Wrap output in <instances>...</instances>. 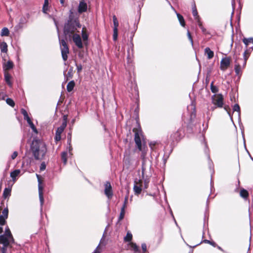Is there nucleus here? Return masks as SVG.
Wrapping results in <instances>:
<instances>
[{
  "mask_svg": "<svg viewBox=\"0 0 253 253\" xmlns=\"http://www.w3.org/2000/svg\"><path fill=\"white\" fill-rule=\"evenodd\" d=\"M48 10V0H44V4L42 7V11L44 13H46Z\"/></svg>",
  "mask_w": 253,
  "mask_h": 253,
  "instance_id": "obj_32",
  "label": "nucleus"
},
{
  "mask_svg": "<svg viewBox=\"0 0 253 253\" xmlns=\"http://www.w3.org/2000/svg\"><path fill=\"white\" fill-rule=\"evenodd\" d=\"M197 23H198V26H199V27L200 28V29L202 30V32L203 33H205L206 31V29L204 27V26H203L202 25V22L201 21V20L200 19H198L197 20H196Z\"/></svg>",
  "mask_w": 253,
  "mask_h": 253,
  "instance_id": "obj_40",
  "label": "nucleus"
},
{
  "mask_svg": "<svg viewBox=\"0 0 253 253\" xmlns=\"http://www.w3.org/2000/svg\"><path fill=\"white\" fill-rule=\"evenodd\" d=\"M67 123L66 121H64L61 126L57 128L55 136V140L58 142L61 140V134L63 132L64 129L66 127Z\"/></svg>",
  "mask_w": 253,
  "mask_h": 253,
  "instance_id": "obj_9",
  "label": "nucleus"
},
{
  "mask_svg": "<svg viewBox=\"0 0 253 253\" xmlns=\"http://www.w3.org/2000/svg\"><path fill=\"white\" fill-rule=\"evenodd\" d=\"M3 231V228L0 227V234Z\"/></svg>",
  "mask_w": 253,
  "mask_h": 253,
  "instance_id": "obj_60",
  "label": "nucleus"
},
{
  "mask_svg": "<svg viewBox=\"0 0 253 253\" xmlns=\"http://www.w3.org/2000/svg\"><path fill=\"white\" fill-rule=\"evenodd\" d=\"M30 127H31V128L36 132H37V130L36 129V127L33 124V123H30L29 124Z\"/></svg>",
  "mask_w": 253,
  "mask_h": 253,
  "instance_id": "obj_53",
  "label": "nucleus"
},
{
  "mask_svg": "<svg viewBox=\"0 0 253 253\" xmlns=\"http://www.w3.org/2000/svg\"><path fill=\"white\" fill-rule=\"evenodd\" d=\"M21 112L24 116V118L27 117L28 116L27 112L24 109H22L21 110Z\"/></svg>",
  "mask_w": 253,
  "mask_h": 253,
  "instance_id": "obj_50",
  "label": "nucleus"
},
{
  "mask_svg": "<svg viewBox=\"0 0 253 253\" xmlns=\"http://www.w3.org/2000/svg\"><path fill=\"white\" fill-rule=\"evenodd\" d=\"M183 135L182 133V128H179L177 131L171 133L169 136V140L171 143L179 141L183 137Z\"/></svg>",
  "mask_w": 253,
  "mask_h": 253,
  "instance_id": "obj_7",
  "label": "nucleus"
},
{
  "mask_svg": "<svg viewBox=\"0 0 253 253\" xmlns=\"http://www.w3.org/2000/svg\"><path fill=\"white\" fill-rule=\"evenodd\" d=\"M9 30L7 28H4L2 29L1 36H8L9 35Z\"/></svg>",
  "mask_w": 253,
  "mask_h": 253,
  "instance_id": "obj_39",
  "label": "nucleus"
},
{
  "mask_svg": "<svg viewBox=\"0 0 253 253\" xmlns=\"http://www.w3.org/2000/svg\"><path fill=\"white\" fill-rule=\"evenodd\" d=\"M125 206L122 208L121 212L119 216V220H121L124 218L125 214Z\"/></svg>",
  "mask_w": 253,
  "mask_h": 253,
  "instance_id": "obj_42",
  "label": "nucleus"
},
{
  "mask_svg": "<svg viewBox=\"0 0 253 253\" xmlns=\"http://www.w3.org/2000/svg\"><path fill=\"white\" fill-rule=\"evenodd\" d=\"M60 49L62 53V57L64 61L68 59V54L69 53V49L67 42L64 40L60 41Z\"/></svg>",
  "mask_w": 253,
  "mask_h": 253,
  "instance_id": "obj_6",
  "label": "nucleus"
},
{
  "mask_svg": "<svg viewBox=\"0 0 253 253\" xmlns=\"http://www.w3.org/2000/svg\"><path fill=\"white\" fill-rule=\"evenodd\" d=\"M82 38L84 43H86V42L88 39V35L86 33V29L85 27H83L82 29Z\"/></svg>",
  "mask_w": 253,
  "mask_h": 253,
  "instance_id": "obj_23",
  "label": "nucleus"
},
{
  "mask_svg": "<svg viewBox=\"0 0 253 253\" xmlns=\"http://www.w3.org/2000/svg\"><path fill=\"white\" fill-rule=\"evenodd\" d=\"M128 249L133 251L134 253H140V250L138 246L133 242H130L127 244V250Z\"/></svg>",
  "mask_w": 253,
  "mask_h": 253,
  "instance_id": "obj_13",
  "label": "nucleus"
},
{
  "mask_svg": "<svg viewBox=\"0 0 253 253\" xmlns=\"http://www.w3.org/2000/svg\"><path fill=\"white\" fill-rule=\"evenodd\" d=\"M243 42L246 45V47H247L250 43L253 42V38H244L243 39Z\"/></svg>",
  "mask_w": 253,
  "mask_h": 253,
  "instance_id": "obj_30",
  "label": "nucleus"
},
{
  "mask_svg": "<svg viewBox=\"0 0 253 253\" xmlns=\"http://www.w3.org/2000/svg\"><path fill=\"white\" fill-rule=\"evenodd\" d=\"M61 159L64 165H66L67 161V153L63 152L61 153Z\"/></svg>",
  "mask_w": 253,
  "mask_h": 253,
  "instance_id": "obj_34",
  "label": "nucleus"
},
{
  "mask_svg": "<svg viewBox=\"0 0 253 253\" xmlns=\"http://www.w3.org/2000/svg\"><path fill=\"white\" fill-rule=\"evenodd\" d=\"M187 36H188V39L190 41L191 45H193V40L192 36L190 32H189V31H187Z\"/></svg>",
  "mask_w": 253,
  "mask_h": 253,
  "instance_id": "obj_44",
  "label": "nucleus"
},
{
  "mask_svg": "<svg viewBox=\"0 0 253 253\" xmlns=\"http://www.w3.org/2000/svg\"><path fill=\"white\" fill-rule=\"evenodd\" d=\"M140 184H138L136 183L133 187L134 191L135 192V193L137 195H138L140 194L141 191H142V181L141 180H139Z\"/></svg>",
  "mask_w": 253,
  "mask_h": 253,
  "instance_id": "obj_17",
  "label": "nucleus"
},
{
  "mask_svg": "<svg viewBox=\"0 0 253 253\" xmlns=\"http://www.w3.org/2000/svg\"><path fill=\"white\" fill-rule=\"evenodd\" d=\"M105 193L106 195L110 198L112 196V187L111 184L107 182L105 185Z\"/></svg>",
  "mask_w": 253,
  "mask_h": 253,
  "instance_id": "obj_15",
  "label": "nucleus"
},
{
  "mask_svg": "<svg viewBox=\"0 0 253 253\" xmlns=\"http://www.w3.org/2000/svg\"><path fill=\"white\" fill-rule=\"evenodd\" d=\"M46 168V165L44 162L42 163L40 166V169L41 170H43Z\"/></svg>",
  "mask_w": 253,
  "mask_h": 253,
  "instance_id": "obj_54",
  "label": "nucleus"
},
{
  "mask_svg": "<svg viewBox=\"0 0 253 253\" xmlns=\"http://www.w3.org/2000/svg\"><path fill=\"white\" fill-rule=\"evenodd\" d=\"M242 67L240 63H237L235 65V72L237 75H241L242 73L241 71Z\"/></svg>",
  "mask_w": 253,
  "mask_h": 253,
  "instance_id": "obj_26",
  "label": "nucleus"
},
{
  "mask_svg": "<svg viewBox=\"0 0 253 253\" xmlns=\"http://www.w3.org/2000/svg\"><path fill=\"white\" fill-rule=\"evenodd\" d=\"M250 52L249 49H247L243 54V57H244V61H243V64L242 65L243 68H245L247 64V61L248 58H249V56L250 55Z\"/></svg>",
  "mask_w": 253,
  "mask_h": 253,
  "instance_id": "obj_16",
  "label": "nucleus"
},
{
  "mask_svg": "<svg viewBox=\"0 0 253 253\" xmlns=\"http://www.w3.org/2000/svg\"><path fill=\"white\" fill-rule=\"evenodd\" d=\"M192 14L196 20L200 19V17L198 15V11L197 10L196 4L195 2L192 6Z\"/></svg>",
  "mask_w": 253,
  "mask_h": 253,
  "instance_id": "obj_21",
  "label": "nucleus"
},
{
  "mask_svg": "<svg viewBox=\"0 0 253 253\" xmlns=\"http://www.w3.org/2000/svg\"><path fill=\"white\" fill-rule=\"evenodd\" d=\"M196 117V112L195 109H194L193 111H192L190 113V118L188 120L187 122H185L186 124V127L187 130L189 132H191L193 130V127L195 126V124H194L195 119Z\"/></svg>",
  "mask_w": 253,
  "mask_h": 253,
  "instance_id": "obj_5",
  "label": "nucleus"
},
{
  "mask_svg": "<svg viewBox=\"0 0 253 253\" xmlns=\"http://www.w3.org/2000/svg\"><path fill=\"white\" fill-rule=\"evenodd\" d=\"M71 37L72 38L73 42L78 48H82L83 47V44L81 40V38L78 34H75Z\"/></svg>",
  "mask_w": 253,
  "mask_h": 253,
  "instance_id": "obj_10",
  "label": "nucleus"
},
{
  "mask_svg": "<svg viewBox=\"0 0 253 253\" xmlns=\"http://www.w3.org/2000/svg\"><path fill=\"white\" fill-rule=\"evenodd\" d=\"M11 191L10 188H5L3 193V197L5 199L8 197L10 195Z\"/></svg>",
  "mask_w": 253,
  "mask_h": 253,
  "instance_id": "obj_31",
  "label": "nucleus"
},
{
  "mask_svg": "<svg viewBox=\"0 0 253 253\" xmlns=\"http://www.w3.org/2000/svg\"><path fill=\"white\" fill-rule=\"evenodd\" d=\"M212 103L216 108H222L224 105V98L222 94H216L211 96Z\"/></svg>",
  "mask_w": 253,
  "mask_h": 253,
  "instance_id": "obj_4",
  "label": "nucleus"
},
{
  "mask_svg": "<svg viewBox=\"0 0 253 253\" xmlns=\"http://www.w3.org/2000/svg\"><path fill=\"white\" fill-rule=\"evenodd\" d=\"M202 243H205L207 244H209L213 247H217L219 249H220L219 247L217 246V245L214 242V241H211L208 240H204L202 241Z\"/></svg>",
  "mask_w": 253,
  "mask_h": 253,
  "instance_id": "obj_37",
  "label": "nucleus"
},
{
  "mask_svg": "<svg viewBox=\"0 0 253 253\" xmlns=\"http://www.w3.org/2000/svg\"><path fill=\"white\" fill-rule=\"evenodd\" d=\"M176 15L180 25L182 27H184L186 25V24L183 16L179 13H177Z\"/></svg>",
  "mask_w": 253,
  "mask_h": 253,
  "instance_id": "obj_27",
  "label": "nucleus"
},
{
  "mask_svg": "<svg viewBox=\"0 0 253 253\" xmlns=\"http://www.w3.org/2000/svg\"><path fill=\"white\" fill-rule=\"evenodd\" d=\"M30 149L36 160H42L47 152L45 143L37 139L32 141Z\"/></svg>",
  "mask_w": 253,
  "mask_h": 253,
  "instance_id": "obj_2",
  "label": "nucleus"
},
{
  "mask_svg": "<svg viewBox=\"0 0 253 253\" xmlns=\"http://www.w3.org/2000/svg\"><path fill=\"white\" fill-rule=\"evenodd\" d=\"M75 86V83L74 81H70L67 85V90L68 92H71L74 89Z\"/></svg>",
  "mask_w": 253,
  "mask_h": 253,
  "instance_id": "obj_28",
  "label": "nucleus"
},
{
  "mask_svg": "<svg viewBox=\"0 0 253 253\" xmlns=\"http://www.w3.org/2000/svg\"><path fill=\"white\" fill-rule=\"evenodd\" d=\"M81 29V25L78 21L74 20L69 22L64 27V32L69 37H71L75 34L80 33Z\"/></svg>",
  "mask_w": 253,
  "mask_h": 253,
  "instance_id": "obj_3",
  "label": "nucleus"
},
{
  "mask_svg": "<svg viewBox=\"0 0 253 253\" xmlns=\"http://www.w3.org/2000/svg\"><path fill=\"white\" fill-rule=\"evenodd\" d=\"M118 37V29L114 28L113 39L116 41Z\"/></svg>",
  "mask_w": 253,
  "mask_h": 253,
  "instance_id": "obj_47",
  "label": "nucleus"
},
{
  "mask_svg": "<svg viewBox=\"0 0 253 253\" xmlns=\"http://www.w3.org/2000/svg\"><path fill=\"white\" fill-rule=\"evenodd\" d=\"M21 172L20 169H15L10 173V176L12 178L13 181H15L16 179V177L18 176Z\"/></svg>",
  "mask_w": 253,
  "mask_h": 253,
  "instance_id": "obj_22",
  "label": "nucleus"
},
{
  "mask_svg": "<svg viewBox=\"0 0 253 253\" xmlns=\"http://www.w3.org/2000/svg\"><path fill=\"white\" fill-rule=\"evenodd\" d=\"M11 78V77L10 75L7 72L5 71L4 73L5 81L9 86L12 85V83L10 81Z\"/></svg>",
  "mask_w": 253,
  "mask_h": 253,
  "instance_id": "obj_25",
  "label": "nucleus"
},
{
  "mask_svg": "<svg viewBox=\"0 0 253 253\" xmlns=\"http://www.w3.org/2000/svg\"><path fill=\"white\" fill-rule=\"evenodd\" d=\"M141 248L142 250V253H148L147 251V245L145 243L142 244Z\"/></svg>",
  "mask_w": 253,
  "mask_h": 253,
  "instance_id": "obj_46",
  "label": "nucleus"
},
{
  "mask_svg": "<svg viewBox=\"0 0 253 253\" xmlns=\"http://www.w3.org/2000/svg\"><path fill=\"white\" fill-rule=\"evenodd\" d=\"M6 102L9 105H10V106H11L12 107H13L15 105V103H14V101L11 98H7L6 100Z\"/></svg>",
  "mask_w": 253,
  "mask_h": 253,
  "instance_id": "obj_43",
  "label": "nucleus"
},
{
  "mask_svg": "<svg viewBox=\"0 0 253 253\" xmlns=\"http://www.w3.org/2000/svg\"><path fill=\"white\" fill-rule=\"evenodd\" d=\"M132 239V235L131 233L127 231V244L132 242L131 240Z\"/></svg>",
  "mask_w": 253,
  "mask_h": 253,
  "instance_id": "obj_48",
  "label": "nucleus"
},
{
  "mask_svg": "<svg viewBox=\"0 0 253 253\" xmlns=\"http://www.w3.org/2000/svg\"><path fill=\"white\" fill-rule=\"evenodd\" d=\"M24 119L27 120V121L29 124H30V123H32V122L31 121L30 118H29V117L28 116L27 117L25 118Z\"/></svg>",
  "mask_w": 253,
  "mask_h": 253,
  "instance_id": "obj_57",
  "label": "nucleus"
},
{
  "mask_svg": "<svg viewBox=\"0 0 253 253\" xmlns=\"http://www.w3.org/2000/svg\"><path fill=\"white\" fill-rule=\"evenodd\" d=\"M231 60L230 57H224L221 59L220 64L221 70L224 71L228 68L230 65Z\"/></svg>",
  "mask_w": 253,
  "mask_h": 253,
  "instance_id": "obj_8",
  "label": "nucleus"
},
{
  "mask_svg": "<svg viewBox=\"0 0 253 253\" xmlns=\"http://www.w3.org/2000/svg\"><path fill=\"white\" fill-rule=\"evenodd\" d=\"M77 69L78 73H80L82 70V66L81 64H76Z\"/></svg>",
  "mask_w": 253,
  "mask_h": 253,
  "instance_id": "obj_52",
  "label": "nucleus"
},
{
  "mask_svg": "<svg viewBox=\"0 0 253 253\" xmlns=\"http://www.w3.org/2000/svg\"><path fill=\"white\" fill-rule=\"evenodd\" d=\"M87 4L86 2H84V0H82L80 2L78 11L79 13H82L83 12H85L87 10Z\"/></svg>",
  "mask_w": 253,
  "mask_h": 253,
  "instance_id": "obj_14",
  "label": "nucleus"
},
{
  "mask_svg": "<svg viewBox=\"0 0 253 253\" xmlns=\"http://www.w3.org/2000/svg\"><path fill=\"white\" fill-rule=\"evenodd\" d=\"M124 239L125 241L126 242V236L124 237Z\"/></svg>",
  "mask_w": 253,
  "mask_h": 253,
  "instance_id": "obj_63",
  "label": "nucleus"
},
{
  "mask_svg": "<svg viewBox=\"0 0 253 253\" xmlns=\"http://www.w3.org/2000/svg\"><path fill=\"white\" fill-rule=\"evenodd\" d=\"M130 112V121L134 126L132 128V131L134 133V141L138 150L142 151V143L140 136L142 133V130L139 122V103L137 99H136L133 108H131Z\"/></svg>",
  "mask_w": 253,
  "mask_h": 253,
  "instance_id": "obj_1",
  "label": "nucleus"
},
{
  "mask_svg": "<svg viewBox=\"0 0 253 253\" xmlns=\"http://www.w3.org/2000/svg\"><path fill=\"white\" fill-rule=\"evenodd\" d=\"M61 4H63L64 3V0H60Z\"/></svg>",
  "mask_w": 253,
  "mask_h": 253,
  "instance_id": "obj_61",
  "label": "nucleus"
},
{
  "mask_svg": "<svg viewBox=\"0 0 253 253\" xmlns=\"http://www.w3.org/2000/svg\"><path fill=\"white\" fill-rule=\"evenodd\" d=\"M224 110L228 113V114L230 115V108L228 105H225L224 106Z\"/></svg>",
  "mask_w": 253,
  "mask_h": 253,
  "instance_id": "obj_51",
  "label": "nucleus"
},
{
  "mask_svg": "<svg viewBox=\"0 0 253 253\" xmlns=\"http://www.w3.org/2000/svg\"><path fill=\"white\" fill-rule=\"evenodd\" d=\"M0 50L2 52L6 53L7 52V45L5 42H2L0 44Z\"/></svg>",
  "mask_w": 253,
  "mask_h": 253,
  "instance_id": "obj_29",
  "label": "nucleus"
},
{
  "mask_svg": "<svg viewBox=\"0 0 253 253\" xmlns=\"http://www.w3.org/2000/svg\"><path fill=\"white\" fill-rule=\"evenodd\" d=\"M37 177L38 179L39 184H42V181L41 179H40V176L39 175H37Z\"/></svg>",
  "mask_w": 253,
  "mask_h": 253,
  "instance_id": "obj_59",
  "label": "nucleus"
},
{
  "mask_svg": "<svg viewBox=\"0 0 253 253\" xmlns=\"http://www.w3.org/2000/svg\"><path fill=\"white\" fill-rule=\"evenodd\" d=\"M113 23H114V28L118 29V27L119 26V23H118V21L116 16L115 15H114L113 17Z\"/></svg>",
  "mask_w": 253,
  "mask_h": 253,
  "instance_id": "obj_41",
  "label": "nucleus"
},
{
  "mask_svg": "<svg viewBox=\"0 0 253 253\" xmlns=\"http://www.w3.org/2000/svg\"><path fill=\"white\" fill-rule=\"evenodd\" d=\"M8 209L5 208L2 212V214L0 215V225H4L6 223V219L8 217Z\"/></svg>",
  "mask_w": 253,
  "mask_h": 253,
  "instance_id": "obj_11",
  "label": "nucleus"
},
{
  "mask_svg": "<svg viewBox=\"0 0 253 253\" xmlns=\"http://www.w3.org/2000/svg\"><path fill=\"white\" fill-rule=\"evenodd\" d=\"M3 235H5L9 238H11V240L12 241L14 240L11 232L8 228L5 229V234Z\"/></svg>",
  "mask_w": 253,
  "mask_h": 253,
  "instance_id": "obj_38",
  "label": "nucleus"
},
{
  "mask_svg": "<svg viewBox=\"0 0 253 253\" xmlns=\"http://www.w3.org/2000/svg\"><path fill=\"white\" fill-rule=\"evenodd\" d=\"M126 196L125 198V202H124L125 204H126Z\"/></svg>",
  "mask_w": 253,
  "mask_h": 253,
  "instance_id": "obj_62",
  "label": "nucleus"
},
{
  "mask_svg": "<svg viewBox=\"0 0 253 253\" xmlns=\"http://www.w3.org/2000/svg\"><path fill=\"white\" fill-rule=\"evenodd\" d=\"M149 181L145 180L144 182V188L147 189L148 187Z\"/></svg>",
  "mask_w": 253,
  "mask_h": 253,
  "instance_id": "obj_56",
  "label": "nucleus"
},
{
  "mask_svg": "<svg viewBox=\"0 0 253 253\" xmlns=\"http://www.w3.org/2000/svg\"><path fill=\"white\" fill-rule=\"evenodd\" d=\"M13 67V63L11 61H8L5 64V70H9L11 69H12Z\"/></svg>",
  "mask_w": 253,
  "mask_h": 253,
  "instance_id": "obj_35",
  "label": "nucleus"
},
{
  "mask_svg": "<svg viewBox=\"0 0 253 253\" xmlns=\"http://www.w3.org/2000/svg\"><path fill=\"white\" fill-rule=\"evenodd\" d=\"M73 76V69L70 68L68 72V73L66 75V81H68L70 79H71Z\"/></svg>",
  "mask_w": 253,
  "mask_h": 253,
  "instance_id": "obj_33",
  "label": "nucleus"
},
{
  "mask_svg": "<svg viewBox=\"0 0 253 253\" xmlns=\"http://www.w3.org/2000/svg\"><path fill=\"white\" fill-rule=\"evenodd\" d=\"M7 247H4L3 246L2 247V248L1 249V252L2 253H6V248Z\"/></svg>",
  "mask_w": 253,
  "mask_h": 253,
  "instance_id": "obj_58",
  "label": "nucleus"
},
{
  "mask_svg": "<svg viewBox=\"0 0 253 253\" xmlns=\"http://www.w3.org/2000/svg\"><path fill=\"white\" fill-rule=\"evenodd\" d=\"M211 90L212 93H216L218 91V88L214 85V82H212L211 84Z\"/></svg>",
  "mask_w": 253,
  "mask_h": 253,
  "instance_id": "obj_36",
  "label": "nucleus"
},
{
  "mask_svg": "<svg viewBox=\"0 0 253 253\" xmlns=\"http://www.w3.org/2000/svg\"><path fill=\"white\" fill-rule=\"evenodd\" d=\"M17 155H18V153L16 151L14 152L11 155V159L12 160L15 159L16 158V157L17 156Z\"/></svg>",
  "mask_w": 253,
  "mask_h": 253,
  "instance_id": "obj_55",
  "label": "nucleus"
},
{
  "mask_svg": "<svg viewBox=\"0 0 253 253\" xmlns=\"http://www.w3.org/2000/svg\"><path fill=\"white\" fill-rule=\"evenodd\" d=\"M240 195L243 198L246 199L249 197V194L247 190L242 188L240 190Z\"/></svg>",
  "mask_w": 253,
  "mask_h": 253,
  "instance_id": "obj_24",
  "label": "nucleus"
},
{
  "mask_svg": "<svg viewBox=\"0 0 253 253\" xmlns=\"http://www.w3.org/2000/svg\"><path fill=\"white\" fill-rule=\"evenodd\" d=\"M234 59L235 60L234 62H235V64H236L237 63H239V62H238V61L239 60H242V58H240L238 55H236V54H235L234 56Z\"/></svg>",
  "mask_w": 253,
  "mask_h": 253,
  "instance_id": "obj_49",
  "label": "nucleus"
},
{
  "mask_svg": "<svg viewBox=\"0 0 253 253\" xmlns=\"http://www.w3.org/2000/svg\"><path fill=\"white\" fill-rule=\"evenodd\" d=\"M205 53L206 54H207V58L209 59H211V58H212L214 56V52L213 51H212L210 48V47H206L205 49Z\"/></svg>",
  "mask_w": 253,
  "mask_h": 253,
  "instance_id": "obj_19",
  "label": "nucleus"
},
{
  "mask_svg": "<svg viewBox=\"0 0 253 253\" xmlns=\"http://www.w3.org/2000/svg\"><path fill=\"white\" fill-rule=\"evenodd\" d=\"M233 111H237L239 112V113H240V108L239 105L238 104H236L233 106Z\"/></svg>",
  "mask_w": 253,
  "mask_h": 253,
  "instance_id": "obj_45",
  "label": "nucleus"
},
{
  "mask_svg": "<svg viewBox=\"0 0 253 253\" xmlns=\"http://www.w3.org/2000/svg\"><path fill=\"white\" fill-rule=\"evenodd\" d=\"M72 149V146H69V151H71Z\"/></svg>",
  "mask_w": 253,
  "mask_h": 253,
  "instance_id": "obj_64",
  "label": "nucleus"
},
{
  "mask_svg": "<svg viewBox=\"0 0 253 253\" xmlns=\"http://www.w3.org/2000/svg\"><path fill=\"white\" fill-rule=\"evenodd\" d=\"M105 240L104 238H102L99 245L97 247L93 253H101L102 251V246L105 245L104 243Z\"/></svg>",
  "mask_w": 253,
  "mask_h": 253,
  "instance_id": "obj_20",
  "label": "nucleus"
},
{
  "mask_svg": "<svg viewBox=\"0 0 253 253\" xmlns=\"http://www.w3.org/2000/svg\"><path fill=\"white\" fill-rule=\"evenodd\" d=\"M39 198L40 200L41 204L42 206L44 202L43 194V187L42 184H39Z\"/></svg>",
  "mask_w": 253,
  "mask_h": 253,
  "instance_id": "obj_18",
  "label": "nucleus"
},
{
  "mask_svg": "<svg viewBox=\"0 0 253 253\" xmlns=\"http://www.w3.org/2000/svg\"><path fill=\"white\" fill-rule=\"evenodd\" d=\"M12 241L11 238H9L5 235L0 236V244H2L4 247H8L10 243Z\"/></svg>",
  "mask_w": 253,
  "mask_h": 253,
  "instance_id": "obj_12",
  "label": "nucleus"
}]
</instances>
